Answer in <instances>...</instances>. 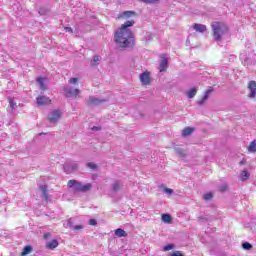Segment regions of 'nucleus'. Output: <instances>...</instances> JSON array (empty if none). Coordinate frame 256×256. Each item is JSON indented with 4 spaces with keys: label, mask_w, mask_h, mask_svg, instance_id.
I'll use <instances>...</instances> for the list:
<instances>
[{
    "label": "nucleus",
    "mask_w": 256,
    "mask_h": 256,
    "mask_svg": "<svg viewBox=\"0 0 256 256\" xmlns=\"http://www.w3.org/2000/svg\"><path fill=\"white\" fill-rule=\"evenodd\" d=\"M68 187L70 189H74V191H76L77 193H87V191H91V189L93 188V184H83L77 180H69Z\"/></svg>",
    "instance_id": "nucleus-3"
},
{
    "label": "nucleus",
    "mask_w": 256,
    "mask_h": 256,
    "mask_svg": "<svg viewBox=\"0 0 256 256\" xmlns=\"http://www.w3.org/2000/svg\"><path fill=\"white\" fill-rule=\"evenodd\" d=\"M39 191H41L43 199L47 201V199H49V194L47 193V185H40Z\"/></svg>",
    "instance_id": "nucleus-16"
},
{
    "label": "nucleus",
    "mask_w": 256,
    "mask_h": 256,
    "mask_svg": "<svg viewBox=\"0 0 256 256\" xmlns=\"http://www.w3.org/2000/svg\"><path fill=\"white\" fill-rule=\"evenodd\" d=\"M92 131H99V127L94 126V127L92 128Z\"/></svg>",
    "instance_id": "nucleus-42"
},
{
    "label": "nucleus",
    "mask_w": 256,
    "mask_h": 256,
    "mask_svg": "<svg viewBox=\"0 0 256 256\" xmlns=\"http://www.w3.org/2000/svg\"><path fill=\"white\" fill-rule=\"evenodd\" d=\"M228 189H229V186L226 183L220 185V187H219V191L221 193H225V191H227Z\"/></svg>",
    "instance_id": "nucleus-30"
},
{
    "label": "nucleus",
    "mask_w": 256,
    "mask_h": 256,
    "mask_svg": "<svg viewBox=\"0 0 256 256\" xmlns=\"http://www.w3.org/2000/svg\"><path fill=\"white\" fill-rule=\"evenodd\" d=\"M89 225H92V226L97 225V220H95V219H90V220H89Z\"/></svg>",
    "instance_id": "nucleus-38"
},
{
    "label": "nucleus",
    "mask_w": 256,
    "mask_h": 256,
    "mask_svg": "<svg viewBox=\"0 0 256 256\" xmlns=\"http://www.w3.org/2000/svg\"><path fill=\"white\" fill-rule=\"evenodd\" d=\"M36 81H37V83H38V85H39V89H40L41 91H47V84H45V78H43V77H38V78L36 79Z\"/></svg>",
    "instance_id": "nucleus-12"
},
{
    "label": "nucleus",
    "mask_w": 256,
    "mask_h": 256,
    "mask_svg": "<svg viewBox=\"0 0 256 256\" xmlns=\"http://www.w3.org/2000/svg\"><path fill=\"white\" fill-rule=\"evenodd\" d=\"M193 131H195L194 128L186 127V128L182 131V135H183V137H189V135H191V133H193Z\"/></svg>",
    "instance_id": "nucleus-19"
},
{
    "label": "nucleus",
    "mask_w": 256,
    "mask_h": 256,
    "mask_svg": "<svg viewBox=\"0 0 256 256\" xmlns=\"http://www.w3.org/2000/svg\"><path fill=\"white\" fill-rule=\"evenodd\" d=\"M212 197H213V193H211V192H208V193L203 195L204 201H211Z\"/></svg>",
    "instance_id": "nucleus-31"
},
{
    "label": "nucleus",
    "mask_w": 256,
    "mask_h": 256,
    "mask_svg": "<svg viewBox=\"0 0 256 256\" xmlns=\"http://www.w3.org/2000/svg\"><path fill=\"white\" fill-rule=\"evenodd\" d=\"M88 105L92 107H97V105H101V103H105V99H99L95 97H89L87 100Z\"/></svg>",
    "instance_id": "nucleus-8"
},
{
    "label": "nucleus",
    "mask_w": 256,
    "mask_h": 256,
    "mask_svg": "<svg viewBox=\"0 0 256 256\" xmlns=\"http://www.w3.org/2000/svg\"><path fill=\"white\" fill-rule=\"evenodd\" d=\"M63 226L66 229H71V227H73V218L68 219L67 222L63 224Z\"/></svg>",
    "instance_id": "nucleus-29"
},
{
    "label": "nucleus",
    "mask_w": 256,
    "mask_h": 256,
    "mask_svg": "<svg viewBox=\"0 0 256 256\" xmlns=\"http://www.w3.org/2000/svg\"><path fill=\"white\" fill-rule=\"evenodd\" d=\"M116 237H127V233L125 230L118 228L115 230Z\"/></svg>",
    "instance_id": "nucleus-22"
},
{
    "label": "nucleus",
    "mask_w": 256,
    "mask_h": 256,
    "mask_svg": "<svg viewBox=\"0 0 256 256\" xmlns=\"http://www.w3.org/2000/svg\"><path fill=\"white\" fill-rule=\"evenodd\" d=\"M101 63V56L96 55L93 57V59L90 61L91 67H97Z\"/></svg>",
    "instance_id": "nucleus-18"
},
{
    "label": "nucleus",
    "mask_w": 256,
    "mask_h": 256,
    "mask_svg": "<svg viewBox=\"0 0 256 256\" xmlns=\"http://www.w3.org/2000/svg\"><path fill=\"white\" fill-rule=\"evenodd\" d=\"M174 151L177 153V155H179V157H185V150H183V148L175 146Z\"/></svg>",
    "instance_id": "nucleus-21"
},
{
    "label": "nucleus",
    "mask_w": 256,
    "mask_h": 256,
    "mask_svg": "<svg viewBox=\"0 0 256 256\" xmlns=\"http://www.w3.org/2000/svg\"><path fill=\"white\" fill-rule=\"evenodd\" d=\"M167 58H163L160 62V72L166 71L167 70Z\"/></svg>",
    "instance_id": "nucleus-20"
},
{
    "label": "nucleus",
    "mask_w": 256,
    "mask_h": 256,
    "mask_svg": "<svg viewBox=\"0 0 256 256\" xmlns=\"http://www.w3.org/2000/svg\"><path fill=\"white\" fill-rule=\"evenodd\" d=\"M33 251V247L31 246H25L23 248V251L21 252V256H26L29 255V253H31Z\"/></svg>",
    "instance_id": "nucleus-25"
},
{
    "label": "nucleus",
    "mask_w": 256,
    "mask_h": 256,
    "mask_svg": "<svg viewBox=\"0 0 256 256\" xmlns=\"http://www.w3.org/2000/svg\"><path fill=\"white\" fill-rule=\"evenodd\" d=\"M111 189L114 193H118L121 190V181L115 180L114 183L111 185Z\"/></svg>",
    "instance_id": "nucleus-17"
},
{
    "label": "nucleus",
    "mask_w": 256,
    "mask_h": 256,
    "mask_svg": "<svg viewBox=\"0 0 256 256\" xmlns=\"http://www.w3.org/2000/svg\"><path fill=\"white\" fill-rule=\"evenodd\" d=\"M75 231H79V229H83V226L81 225H76V226H73Z\"/></svg>",
    "instance_id": "nucleus-40"
},
{
    "label": "nucleus",
    "mask_w": 256,
    "mask_h": 256,
    "mask_svg": "<svg viewBox=\"0 0 256 256\" xmlns=\"http://www.w3.org/2000/svg\"><path fill=\"white\" fill-rule=\"evenodd\" d=\"M64 171L67 173V175H70V173H73V171H77L79 169V164L76 162H66L63 165Z\"/></svg>",
    "instance_id": "nucleus-4"
},
{
    "label": "nucleus",
    "mask_w": 256,
    "mask_h": 256,
    "mask_svg": "<svg viewBox=\"0 0 256 256\" xmlns=\"http://www.w3.org/2000/svg\"><path fill=\"white\" fill-rule=\"evenodd\" d=\"M248 90L250 91V93L248 94V97L250 99H255V97H256V82L255 81H250L248 83Z\"/></svg>",
    "instance_id": "nucleus-7"
},
{
    "label": "nucleus",
    "mask_w": 256,
    "mask_h": 256,
    "mask_svg": "<svg viewBox=\"0 0 256 256\" xmlns=\"http://www.w3.org/2000/svg\"><path fill=\"white\" fill-rule=\"evenodd\" d=\"M242 248L245 249V251H251L253 249V245L249 242L242 243Z\"/></svg>",
    "instance_id": "nucleus-28"
},
{
    "label": "nucleus",
    "mask_w": 256,
    "mask_h": 256,
    "mask_svg": "<svg viewBox=\"0 0 256 256\" xmlns=\"http://www.w3.org/2000/svg\"><path fill=\"white\" fill-rule=\"evenodd\" d=\"M87 167H89V169H92L93 171H97V164L93 162L87 163Z\"/></svg>",
    "instance_id": "nucleus-32"
},
{
    "label": "nucleus",
    "mask_w": 256,
    "mask_h": 256,
    "mask_svg": "<svg viewBox=\"0 0 256 256\" xmlns=\"http://www.w3.org/2000/svg\"><path fill=\"white\" fill-rule=\"evenodd\" d=\"M39 135H40V136H41V135H45V133H40Z\"/></svg>",
    "instance_id": "nucleus-44"
},
{
    "label": "nucleus",
    "mask_w": 256,
    "mask_h": 256,
    "mask_svg": "<svg viewBox=\"0 0 256 256\" xmlns=\"http://www.w3.org/2000/svg\"><path fill=\"white\" fill-rule=\"evenodd\" d=\"M175 246L173 244H168L163 247V251H171V249H174Z\"/></svg>",
    "instance_id": "nucleus-33"
},
{
    "label": "nucleus",
    "mask_w": 256,
    "mask_h": 256,
    "mask_svg": "<svg viewBox=\"0 0 256 256\" xmlns=\"http://www.w3.org/2000/svg\"><path fill=\"white\" fill-rule=\"evenodd\" d=\"M64 93L66 95V97H77V95H79V93H81V90L79 89H74L71 86H66L64 87Z\"/></svg>",
    "instance_id": "nucleus-5"
},
{
    "label": "nucleus",
    "mask_w": 256,
    "mask_h": 256,
    "mask_svg": "<svg viewBox=\"0 0 256 256\" xmlns=\"http://www.w3.org/2000/svg\"><path fill=\"white\" fill-rule=\"evenodd\" d=\"M133 25H135V21L128 20L116 31L114 41L119 49H131V47L135 45V35L131 29H129V27H133Z\"/></svg>",
    "instance_id": "nucleus-1"
},
{
    "label": "nucleus",
    "mask_w": 256,
    "mask_h": 256,
    "mask_svg": "<svg viewBox=\"0 0 256 256\" xmlns=\"http://www.w3.org/2000/svg\"><path fill=\"white\" fill-rule=\"evenodd\" d=\"M162 221L164 223H172L173 219L171 218V215H169V214H162Z\"/></svg>",
    "instance_id": "nucleus-27"
},
{
    "label": "nucleus",
    "mask_w": 256,
    "mask_h": 256,
    "mask_svg": "<svg viewBox=\"0 0 256 256\" xmlns=\"http://www.w3.org/2000/svg\"><path fill=\"white\" fill-rule=\"evenodd\" d=\"M9 103H10L11 109H15V107L17 106V103H15V102L13 101V99H11V98H9Z\"/></svg>",
    "instance_id": "nucleus-36"
},
{
    "label": "nucleus",
    "mask_w": 256,
    "mask_h": 256,
    "mask_svg": "<svg viewBox=\"0 0 256 256\" xmlns=\"http://www.w3.org/2000/svg\"><path fill=\"white\" fill-rule=\"evenodd\" d=\"M193 29L197 31L198 33H205L207 31V26L203 24H194Z\"/></svg>",
    "instance_id": "nucleus-14"
},
{
    "label": "nucleus",
    "mask_w": 256,
    "mask_h": 256,
    "mask_svg": "<svg viewBox=\"0 0 256 256\" xmlns=\"http://www.w3.org/2000/svg\"><path fill=\"white\" fill-rule=\"evenodd\" d=\"M211 93H213V87L210 86L205 91L204 96L202 97V99L197 102V104L198 105H203L205 103V101H207V99H209V95H211Z\"/></svg>",
    "instance_id": "nucleus-11"
},
{
    "label": "nucleus",
    "mask_w": 256,
    "mask_h": 256,
    "mask_svg": "<svg viewBox=\"0 0 256 256\" xmlns=\"http://www.w3.org/2000/svg\"><path fill=\"white\" fill-rule=\"evenodd\" d=\"M164 193H166V195H173L175 191L171 188H164Z\"/></svg>",
    "instance_id": "nucleus-34"
},
{
    "label": "nucleus",
    "mask_w": 256,
    "mask_h": 256,
    "mask_svg": "<svg viewBox=\"0 0 256 256\" xmlns=\"http://www.w3.org/2000/svg\"><path fill=\"white\" fill-rule=\"evenodd\" d=\"M61 119V111L54 110L48 115V120L50 123H57Z\"/></svg>",
    "instance_id": "nucleus-6"
},
{
    "label": "nucleus",
    "mask_w": 256,
    "mask_h": 256,
    "mask_svg": "<svg viewBox=\"0 0 256 256\" xmlns=\"http://www.w3.org/2000/svg\"><path fill=\"white\" fill-rule=\"evenodd\" d=\"M79 81V78H71L69 80V83H71L72 85H76V83Z\"/></svg>",
    "instance_id": "nucleus-37"
},
{
    "label": "nucleus",
    "mask_w": 256,
    "mask_h": 256,
    "mask_svg": "<svg viewBox=\"0 0 256 256\" xmlns=\"http://www.w3.org/2000/svg\"><path fill=\"white\" fill-rule=\"evenodd\" d=\"M64 29H65V31H67L68 33H73V28H72V27H65Z\"/></svg>",
    "instance_id": "nucleus-39"
},
{
    "label": "nucleus",
    "mask_w": 256,
    "mask_h": 256,
    "mask_svg": "<svg viewBox=\"0 0 256 256\" xmlns=\"http://www.w3.org/2000/svg\"><path fill=\"white\" fill-rule=\"evenodd\" d=\"M249 153H256V140H253L248 146Z\"/></svg>",
    "instance_id": "nucleus-26"
},
{
    "label": "nucleus",
    "mask_w": 256,
    "mask_h": 256,
    "mask_svg": "<svg viewBox=\"0 0 256 256\" xmlns=\"http://www.w3.org/2000/svg\"><path fill=\"white\" fill-rule=\"evenodd\" d=\"M57 247H59V241L57 239H53L46 244V248L50 250L57 249Z\"/></svg>",
    "instance_id": "nucleus-15"
},
{
    "label": "nucleus",
    "mask_w": 256,
    "mask_h": 256,
    "mask_svg": "<svg viewBox=\"0 0 256 256\" xmlns=\"http://www.w3.org/2000/svg\"><path fill=\"white\" fill-rule=\"evenodd\" d=\"M137 15V12L135 11H124L120 14L119 17L124 18V19H129L131 17H135Z\"/></svg>",
    "instance_id": "nucleus-13"
},
{
    "label": "nucleus",
    "mask_w": 256,
    "mask_h": 256,
    "mask_svg": "<svg viewBox=\"0 0 256 256\" xmlns=\"http://www.w3.org/2000/svg\"><path fill=\"white\" fill-rule=\"evenodd\" d=\"M140 81L143 85H149V83H151V76H149V72H143L140 74Z\"/></svg>",
    "instance_id": "nucleus-10"
},
{
    "label": "nucleus",
    "mask_w": 256,
    "mask_h": 256,
    "mask_svg": "<svg viewBox=\"0 0 256 256\" xmlns=\"http://www.w3.org/2000/svg\"><path fill=\"white\" fill-rule=\"evenodd\" d=\"M37 105H49L51 104V99L47 96H39L36 98Z\"/></svg>",
    "instance_id": "nucleus-9"
},
{
    "label": "nucleus",
    "mask_w": 256,
    "mask_h": 256,
    "mask_svg": "<svg viewBox=\"0 0 256 256\" xmlns=\"http://www.w3.org/2000/svg\"><path fill=\"white\" fill-rule=\"evenodd\" d=\"M142 3H147V4H153L157 3L159 0H140Z\"/></svg>",
    "instance_id": "nucleus-35"
},
{
    "label": "nucleus",
    "mask_w": 256,
    "mask_h": 256,
    "mask_svg": "<svg viewBox=\"0 0 256 256\" xmlns=\"http://www.w3.org/2000/svg\"><path fill=\"white\" fill-rule=\"evenodd\" d=\"M213 37L217 43L223 41V37L229 33V27L223 22H213L212 25Z\"/></svg>",
    "instance_id": "nucleus-2"
},
{
    "label": "nucleus",
    "mask_w": 256,
    "mask_h": 256,
    "mask_svg": "<svg viewBox=\"0 0 256 256\" xmlns=\"http://www.w3.org/2000/svg\"><path fill=\"white\" fill-rule=\"evenodd\" d=\"M51 237V233L44 234V239H49Z\"/></svg>",
    "instance_id": "nucleus-41"
},
{
    "label": "nucleus",
    "mask_w": 256,
    "mask_h": 256,
    "mask_svg": "<svg viewBox=\"0 0 256 256\" xmlns=\"http://www.w3.org/2000/svg\"><path fill=\"white\" fill-rule=\"evenodd\" d=\"M249 177H251V174H249V172H247V170L242 171L240 174V179L242 181H247L249 179Z\"/></svg>",
    "instance_id": "nucleus-23"
},
{
    "label": "nucleus",
    "mask_w": 256,
    "mask_h": 256,
    "mask_svg": "<svg viewBox=\"0 0 256 256\" xmlns=\"http://www.w3.org/2000/svg\"><path fill=\"white\" fill-rule=\"evenodd\" d=\"M197 95V88H191L188 92H187V97L189 99H193V97H195Z\"/></svg>",
    "instance_id": "nucleus-24"
},
{
    "label": "nucleus",
    "mask_w": 256,
    "mask_h": 256,
    "mask_svg": "<svg viewBox=\"0 0 256 256\" xmlns=\"http://www.w3.org/2000/svg\"><path fill=\"white\" fill-rule=\"evenodd\" d=\"M39 13H40V15H45V12L43 11L42 8L39 10Z\"/></svg>",
    "instance_id": "nucleus-43"
}]
</instances>
